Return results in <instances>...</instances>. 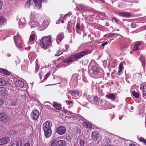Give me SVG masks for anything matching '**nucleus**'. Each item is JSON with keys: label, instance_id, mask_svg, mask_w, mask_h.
<instances>
[{"label": "nucleus", "instance_id": "obj_1", "mask_svg": "<svg viewBox=\"0 0 146 146\" xmlns=\"http://www.w3.org/2000/svg\"><path fill=\"white\" fill-rule=\"evenodd\" d=\"M88 52V50L83 51L75 54L72 55L65 59L64 60V63L70 64V63L73 61L77 60L87 54Z\"/></svg>", "mask_w": 146, "mask_h": 146}, {"label": "nucleus", "instance_id": "obj_2", "mask_svg": "<svg viewBox=\"0 0 146 146\" xmlns=\"http://www.w3.org/2000/svg\"><path fill=\"white\" fill-rule=\"evenodd\" d=\"M52 37L50 36L43 37L40 41V44L44 50H46L50 47L52 44Z\"/></svg>", "mask_w": 146, "mask_h": 146}, {"label": "nucleus", "instance_id": "obj_3", "mask_svg": "<svg viewBox=\"0 0 146 146\" xmlns=\"http://www.w3.org/2000/svg\"><path fill=\"white\" fill-rule=\"evenodd\" d=\"M52 125V122L49 121H47L43 124V128L44 132V135L46 138H48L52 133L51 127Z\"/></svg>", "mask_w": 146, "mask_h": 146}, {"label": "nucleus", "instance_id": "obj_4", "mask_svg": "<svg viewBox=\"0 0 146 146\" xmlns=\"http://www.w3.org/2000/svg\"><path fill=\"white\" fill-rule=\"evenodd\" d=\"M66 142L63 140H60L56 141V140H53L51 144V146H64Z\"/></svg>", "mask_w": 146, "mask_h": 146}, {"label": "nucleus", "instance_id": "obj_5", "mask_svg": "<svg viewBox=\"0 0 146 146\" xmlns=\"http://www.w3.org/2000/svg\"><path fill=\"white\" fill-rule=\"evenodd\" d=\"M66 132V128L63 126H60L56 129V132L59 135H62L64 134Z\"/></svg>", "mask_w": 146, "mask_h": 146}, {"label": "nucleus", "instance_id": "obj_6", "mask_svg": "<svg viewBox=\"0 0 146 146\" xmlns=\"http://www.w3.org/2000/svg\"><path fill=\"white\" fill-rule=\"evenodd\" d=\"M39 115V112L35 109L33 110L31 112V116L32 119L34 120H36L38 118Z\"/></svg>", "mask_w": 146, "mask_h": 146}, {"label": "nucleus", "instance_id": "obj_7", "mask_svg": "<svg viewBox=\"0 0 146 146\" xmlns=\"http://www.w3.org/2000/svg\"><path fill=\"white\" fill-rule=\"evenodd\" d=\"M9 119L7 115L3 113H0V121L2 123L7 122Z\"/></svg>", "mask_w": 146, "mask_h": 146}, {"label": "nucleus", "instance_id": "obj_8", "mask_svg": "<svg viewBox=\"0 0 146 146\" xmlns=\"http://www.w3.org/2000/svg\"><path fill=\"white\" fill-rule=\"evenodd\" d=\"M46 0H33L35 6L38 9H40L41 7V3L42 2L46 1Z\"/></svg>", "mask_w": 146, "mask_h": 146}, {"label": "nucleus", "instance_id": "obj_9", "mask_svg": "<svg viewBox=\"0 0 146 146\" xmlns=\"http://www.w3.org/2000/svg\"><path fill=\"white\" fill-rule=\"evenodd\" d=\"M10 141L9 137H4L0 139V145L6 144L9 143Z\"/></svg>", "mask_w": 146, "mask_h": 146}, {"label": "nucleus", "instance_id": "obj_10", "mask_svg": "<svg viewBox=\"0 0 146 146\" xmlns=\"http://www.w3.org/2000/svg\"><path fill=\"white\" fill-rule=\"evenodd\" d=\"M64 34L63 33H60L58 34L57 35L56 39V41L58 44H59L60 42L63 38Z\"/></svg>", "mask_w": 146, "mask_h": 146}, {"label": "nucleus", "instance_id": "obj_11", "mask_svg": "<svg viewBox=\"0 0 146 146\" xmlns=\"http://www.w3.org/2000/svg\"><path fill=\"white\" fill-rule=\"evenodd\" d=\"M119 16L124 17L128 18L130 16V13L127 12H122L118 13Z\"/></svg>", "mask_w": 146, "mask_h": 146}, {"label": "nucleus", "instance_id": "obj_12", "mask_svg": "<svg viewBox=\"0 0 146 146\" xmlns=\"http://www.w3.org/2000/svg\"><path fill=\"white\" fill-rule=\"evenodd\" d=\"M142 44L141 43L137 42L134 45L133 48V51H136L138 50L139 48L141 47V44Z\"/></svg>", "mask_w": 146, "mask_h": 146}, {"label": "nucleus", "instance_id": "obj_13", "mask_svg": "<svg viewBox=\"0 0 146 146\" xmlns=\"http://www.w3.org/2000/svg\"><path fill=\"white\" fill-rule=\"evenodd\" d=\"M92 73L95 74H97L99 72V69L95 65H93L92 67Z\"/></svg>", "mask_w": 146, "mask_h": 146}, {"label": "nucleus", "instance_id": "obj_14", "mask_svg": "<svg viewBox=\"0 0 146 146\" xmlns=\"http://www.w3.org/2000/svg\"><path fill=\"white\" fill-rule=\"evenodd\" d=\"M53 106L55 108L59 110L61 109V105L60 104H59L57 102H54L53 103Z\"/></svg>", "mask_w": 146, "mask_h": 146}, {"label": "nucleus", "instance_id": "obj_15", "mask_svg": "<svg viewBox=\"0 0 146 146\" xmlns=\"http://www.w3.org/2000/svg\"><path fill=\"white\" fill-rule=\"evenodd\" d=\"M15 85L17 86L23 87L24 85V83L23 81L18 80L16 81Z\"/></svg>", "mask_w": 146, "mask_h": 146}, {"label": "nucleus", "instance_id": "obj_16", "mask_svg": "<svg viewBox=\"0 0 146 146\" xmlns=\"http://www.w3.org/2000/svg\"><path fill=\"white\" fill-rule=\"evenodd\" d=\"M79 5L80 8L78 9V11H87L88 9V7L83 4H80Z\"/></svg>", "mask_w": 146, "mask_h": 146}, {"label": "nucleus", "instance_id": "obj_17", "mask_svg": "<svg viewBox=\"0 0 146 146\" xmlns=\"http://www.w3.org/2000/svg\"><path fill=\"white\" fill-rule=\"evenodd\" d=\"M99 137V134L96 132H93L92 133V137L94 140H96Z\"/></svg>", "mask_w": 146, "mask_h": 146}, {"label": "nucleus", "instance_id": "obj_18", "mask_svg": "<svg viewBox=\"0 0 146 146\" xmlns=\"http://www.w3.org/2000/svg\"><path fill=\"white\" fill-rule=\"evenodd\" d=\"M0 73L7 75H9L10 73L6 69L0 68Z\"/></svg>", "mask_w": 146, "mask_h": 146}, {"label": "nucleus", "instance_id": "obj_19", "mask_svg": "<svg viewBox=\"0 0 146 146\" xmlns=\"http://www.w3.org/2000/svg\"><path fill=\"white\" fill-rule=\"evenodd\" d=\"M33 0H28L26 3L25 6L26 8H29L31 5L33 4Z\"/></svg>", "mask_w": 146, "mask_h": 146}, {"label": "nucleus", "instance_id": "obj_20", "mask_svg": "<svg viewBox=\"0 0 146 146\" xmlns=\"http://www.w3.org/2000/svg\"><path fill=\"white\" fill-rule=\"evenodd\" d=\"M5 22L6 19L3 16H0V26L4 24Z\"/></svg>", "mask_w": 146, "mask_h": 146}, {"label": "nucleus", "instance_id": "obj_21", "mask_svg": "<svg viewBox=\"0 0 146 146\" xmlns=\"http://www.w3.org/2000/svg\"><path fill=\"white\" fill-rule=\"evenodd\" d=\"M142 91L143 93V97L146 99V86H143L142 88Z\"/></svg>", "mask_w": 146, "mask_h": 146}, {"label": "nucleus", "instance_id": "obj_22", "mask_svg": "<svg viewBox=\"0 0 146 146\" xmlns=\"http://www.w3.org/2000/svg\"><path fill=\"white\" fill-rule=\"evenodd\" d=\"M123 64L122 63H121L119 64V70L118 72V74L119 75H120L121 74L120 73L123 70Z\"/></svg>", "mask_w": 146, "mask_h": 146}, {"label": "nucleus", "instance_id": "obj_23", "mask_svg": "<svg viewBox=\"0 0 146 146\" xmlns=\"http://www.w3.org/2000/svg\"><path fill=\"white\" fill-rule=\"evenodd\" d=\"M68 92L70 94H74L77 96H78L79 95V92L77 90H70Z\"/></svg>", "mask_w": 146, "mask_h": 146}, {"label": "nucleus", "instance_id": "obj_24", "mask_svg": "<svg viewBox=\"0 0 146 146\" xmlns=\"http://www.w3.org/2000/svg\"><path fill=\"white\" fill-rule=\"evenodd\" d=\"M107 98L111 100H114L115 99V96L113 93H111L110 95H106Z\"/></svg>", "mask_w": 146, "mask_h": 146}, {"label": "nucleus", "instance_id": "obj_25", "mask_svg": "<svg viewBox=\"0 0 146 146\" xmlns=\"http://www.w3.org/2000/svg\"><path fill=\"white\" fill-rule=\"evenodd\" d=\"M6 82L2 78H0V86H5L6 85Z\"/></svg>", "mask_w": 146, "mask_h": 146}, {"label": "nucleus", "instance_id": "obj_26", "mask_svg": "<svg viewBox=\"0 0 146 146\" xmlns=\"http://www.w3.org/2000/svg\"><path fill=\"white\" fill-rule=\"evenodd\" d=\"M37 23L35 22V21L30 22L29 24L31 26V28L36 27V26Z\"/></svg>", "mask_w": 146, "mask_h": 146}, {"label": "nucleus", "instance_id": "obj_27", "mask_svg": "<svg viewBox=\"0 0 146 146\" xmlns=\"http://www.w3.org/2000/svg\"><path fill=\"white\" fill-rule=\"evenodd\" d=\"M35 34L31 35L29 37V41L32 42L35 40Z\"/></svg>", "mask_w": 146, "mask_h": 146}, {"label": "nucleus", "instance_id": "obj_28", "mask_svg": "<svg viewBox=\"0 0 146 146\" xmlns=\"http://www.w3.org/2000/svg\"><path fill=\"white\" fill-rule=\"evenodd\" d=\"M84 125L86 126V127L89 129H91L92 128V126L88 123L87 122H85L84 123Z\"/></svg>", "mask_w": 146, "mask_h": 146}, {"label": "nucleus", "instance_id": "obj_29", "mask_svg": "<svg viewBox=\"0 0 146 146\" xmlns=\"http://www.w3.org/2000/svg\"><path fill=\"white\" fill-rule=\"evenodd\" d=\"M94 102L96 104H98L100 101V100L98 97L97 96H95L94 97Z\"/></svg>", "mask_w": 146, "mask_h": 146}, {"label": "nucleus", "instance_id": "obj_30", "mask_svg": "<svg viewBox=\"0 0 146 146\" xmlns=\"http://www.w3.org/2000/svg\"><path fill=\"white\" fill-rule=\"evenodd\" d=\"M139 59L141 62L142 63V65L144 67L145 65V61L144 58L143 57L141 56L140 57Z\"/></svg>", "mask_w": 146, "mask_h": 146}, {"label": "nucleus", "instance_id": "obj_31", "mask_svg": "<svg viewBox=\"0 0 146 146\" xmlns=\"http://www.w3.org/2000/svg\"><path fill=\"white\" fill-rule=\"evenodd\" d=\"M132 94L133 96L136 98H139V94L137 92L135 91H133L132 92Z\"/></svg>", "mask_w": 146, "mask_h": 146}, {"label": "nucleus", "instance_id": "obj_32", "mask_svg": "<svg viewBox=\"0 0 146 146\" xmlns=\"http://www.w3.org/2000/svg\"><path fill=\"white\" fill-rule=\"evenodd\" d=\"M116 34L115 33H112V34H108L107 35H105L104 36H107V37H108L109 38H111L112 37H113V36L116 35Z\"/></svg>", "mask_w": 146, "mask_h": 146}, {"label": "nucleus", "instance_id": "obj_33", "mask_svg": "<svg viewBox=\"0 0 146 146\" xmlns=\"http://www.w3.org/2000/svg\"><path fill=\"white\" fill-rule=\"evenodd\" d=\"M139 141L143 142L146 145V140L143 137H140L139 138Z\"/></svg>", "mask_w": 146, "mask_h": 146}, {"label": "nucleus", "instance_id": "obj_34", "mask_svg": "<svg viewBox=\"0 0 146 146\" xmlns=\"http://www.w3.org/2000/svg\"><path fill=\"white\" fill-rule=\"evenodd\" d=\"M4 90V88L3 87H0V96H2L4 94L3 90Z\"/></svg>", "mask_w": 146, "mask_h": 146}, {"label": "nucleus", "instance_id": "obj_35", "mask_svg": "<svg viewBox=\"0 0 146 146\" xmlns=\"http://www.w3.org/2000/svg\"><path fill=\"white\" fill-rule=\"evenodd\" d=\"M80 145V146H84V141L82 139H80L79 141Z\"/></svg>", "mask_w": 146, "mask_h": 146}, {"label": "nucleus", "instance_id": "obj_36", "mask_svg": "<svg viewBox=\"0 0 146 146\" xmlns=\"http://www.w3.org/2000/svg\"><path fill=\"white\" fill-rule=\"evenodd\" d=\"M64 113H67L68 115H70L72 114V112L71 111H68L67 110H64L63 111Z\"/></svg>", "mask_w": 146, "mask_h": 146}, {"label": "nucleus", "instance_id": "obj_37", "mask_svg": "<svg viewBox=\"0 0 146 146\" xmlns=\"http://www.w3.org/2000/svg\"><path fill=\"white\" fill-rule=\"evenodd\" d=\"M128 47V46H123L121 48V50H124L126 49Z\"/></svg>", "mask_w": 146, "mask_h": 146}, {"label": "nucleus", "instance_id": "obj_38", "mask_svg": "<svg viewBox=\"0 0 146 146\" xmlns=\"http://www.w3.org/2000/svg\"><path fill=\"white\" fill-rule=\"evenodd\" d=\"M11 146H21V144H20L19 142H17L15 144H13Z\"/></svg>", "mask_w": 146, "mask_h": 146}, {"label": "nucleus", "instance_id": "obj_39", "mask_svg": "<svg viewBox=\"0 0 146 146\" xmlns=\"http://www.w3.org/2000/svg\"><path fill=\"white\" fill-rule=\"evenodd\" d=\"M50 74V73L49 72H48L44 76V80H46L48 78L49 75Z\"/></svg>", "mask_w": 146, "mask_h": 146}, {"label": "nucleus", "instance_id": "obj_40", "mask_svg": "<svg viewBox=\"0 0 146 146\" xmlns=\"http://www.w3.org/2000/svg\"><path fill=\"white\" fill-rule=\"evenodd\" d=\"M39 67L38 66L37 64H36V67H35V72L36 73L38 70H39Z\"/></svg>", "mask_w": 146, "mask_h": 146}, {"label": "nucleus", "instance_id": "obj_41", "mask_svg": "<svg viewBox=\"0 0 146 146\" xmlns=\"http://www.w3.org/2000/svg\"><path fill=\"white\" fill-rule=\"evenodd\" d=\"M76 29L78 30H79L80 29V24L79 23H78L76 24Z\"/></svg>", "mask_w": 146, "mask_h": 146}, {"label": "nucleus", "instance_id": "obj_42", "mask_svg": "<svg viewBox=\"0 0 146 146\" xmlns=\"http://www.w3.org/2000/svg\"><path fill=\"white\" fill-rule=\"evenodd\" d=\"M131 26L132 28H135L136 27V24L134 23H131Z\"/></svg>", "mask_w": 146, "mask_h": 146}, {"label": "nucleus", "instance_id": "obj_43", "mask_svg": "<svg viewBox=\"0 0 146 146\" xmlns=\"http://www.w3.org/2000/svg\"><path fill=\"white\" fill-rule=\"evenodd\" d=\"M66 103L68 104V105L70 106L71 104L72 103V102L71 101H69L67 100L66 101Z\"/></svg>", "mask_w": 146, "mask_h": 146}, {"label": "nucleus", "instance_id": "obj_44", "mask_svg": "<svg viewBox=\"0 0 146 146\" xmlns=\"http://www.w3.org/2000/svg\"><path fill=\"white\" fill-rule=\"evenodd\" d=\"M108 44V42H105L102 44V46H105L106 45Z\"/></svg>", "mask_w": 146, "mask_h": 146}, {"label": "nucleus", "instance_id": "obj_45", "mask_svg": "<svg viewBox=\"0 0 146 146\" xmlns=\"http://www.w3.org/2000/svg\"><path fill=\"white\" fill-rule=\"evenodd\" d=\"M67 29L68 30V32L69 33H71L72 32V31L71 29L70 28L68 27H67Z\"/></svg>", "mask_w": 146, "mask_h": 146}, {"label": "nucleus", "instance_id": "obj_46", "mask_svg": "<svg viewBox=\"0 0 146 146\" xmlns=\"http://www.w3.org/2000/svg\"><path fill=\"white\" fill-rule=\"evenodd\" d=\"M96 2L98 3H100L101 1H102V2H104V1H102V0H99V1L97 0H94Z\"/></svg>", "mask_w": 146, "mask_h": 146}, {"label": "nucleus", "instance_id": "obj_47", "mask_svg": "<svg viewBox=\"0 0 146 146\" xmlns=\"http://www.w3.org/2000/svg\"><path fill=\"white\" fill-rule=\"evenodd\" d=\"M24 19H25L24 18H22L21 19H20L19 20L20 22H23L25 21Z\"/></svg>", "mask_w": 146, "mask_h": 146}, {"label": "nucleus", "instance_id": "obj_48", "mask_svg": "<svg viewBox=\"0 0 146 146\" xmlns=\"http://www.w3.org/2000/svg\"><path fill=\"white\" fill-rule=\"evenodd\" d=\"M4 103V102L3 100L0 99V106L2 105Z\"/></svg>", "mask_w": 146, "mask_h": 146}, {"label": "nucleus", "instance_id": "obj_49", "mask_svg": "<svg viewBox=\"0 0 146 146\" xmlns=\"http://www.w3.org/2000/svg\"><path fill=\"white\" fill-rule=\"evenodd\" d=\"M2 6V1L1 0H0V10L1 9V8Z\"/></svg>", "mask_w": 146, "mask_h": 146}, {"label": "nucleus", "instance_id": "obj_50", "mask_svg": "<svg viewBox=\"0 0 146 146\" xmlns=\"http://www.w3.org/2000/svg\"><path fill=\"white\" fill-rule=\"evenodd\" d=\"M30 145L29 143H25L23 146H30Z\"/></svg>", "mask_w": 146, "mask_h": 146}, {"label": "nucleus", "instance_id": "obj_51", "mask_svg": "<svg viewBox=\"0 0 146 146\" xmlns=\"http://www.w3.org/2000/svg\"><path fill=\"white\" fill-rule=\"evenodd\" d=\"M133 1L135 3H137L139 2L138 0H133Z\"/></svg>", "mask_w": 146, "mask_h": 146}, {"label": "nucleus", "instance_id": "obj_52", "mask_svg": "<svg viewBox=\"0 0 146 146\" xmlns=\"http://www.w3.org/2000/svg\"><path fill=\"white\" fill-rule=\"evenodd\" d=\"M113 19L115 21V22L117 23H118V20L116 19L115 18H113Z\"/></svg>", "mask_w": 146, "mask_h": 146}, {"label": "nucleus", "instance_id": "obj_53", "mask_svg": "<svg viewBox=\"0 0 146 146\" xmlns=\"http://www.w3.org/2000/svg\"><path fill=\"white\" fill-rule=\"evenodd\" d=\"M105 25L106 26H109V23H108V22L106 23Z\"/></svg>", "mask_w": 146, "mask_h": 146}, {"label": "nucleus", "instance_id": "obj_54", "mask_svg": "<svg viewBox=\"0 0 146 146\" xmlns=\"http://www.w3.org/2000/svg\"><path fill=\"white\" fill-rule=\"evenodd\" d=\"M129 146H135V145L133 144H130Z\"/></svg>", "mask_w": 146, "mask_h": 146}, {"label": "nucleus", "instance_id": "obj_55", "mask_svg": "<svg viewBox=\"0 0 146 146\" xmlns=\"http://www.w3.org/2000/svg\"><path fill=\"white\" fill-rule=\"evenodd\" d=\"M68 98L69 99H71V97L70 96H68Z\"/></svg>", "mask_w": 146, "mask_h": 146}, {"label": "nucleus", "instance_id": "obj_56", "mask_svg": "<svg viewBox=\"0 0 146 146\" xmlns=\"http://www.w3.org/2000/svg\"><path fill=\"white\" fill-rule=\"evenodd\" d=\"M16 37H17V36H15L14 37V41H15V39L16 38Z\"/></svg>", "mask_w": 146, "mask_h": 146}, {"label": "nucleus", "instance_id": "obj_57", "mask_svg": "<svg viewBox=\"0 0 146 146\" xmlns=\"http://www.w3.org/2000/svg\"><path fill=\"white\" fill-rule=\"evenodd\" d=\"M60 54H55V56H59V55Z\"/></svg>", "mask_w": 146, "mask_h": 146}, {"label": "nucleus", "instance_id": "obj_58", "mask_svg": "<svg viewBox=\"0 0 146 146\" xmlns=\"http://www.w3.org/2000/svg\"><path fill=\"white\" fill-rule=\"evenodd\" d=\"M46 21H44L42 23V24L43 25L44 24H45V23H46Z\"/></svg>", "mask_w": 146, "mask_h": 146}, {"label": "nucleus", "instance_id": "obj_59", "mask_svg": "<svg viewBox=\"0 0 146 146\" xmlns=\"http://www.w3.org/2000/svg\"><path fill=\"white\" fill-rule=\"evenodd\" d=\"M39 75L40 76V79H41V75L40 74V73H39Z\"/></svg>", "mask_w": 146, "mask_h": 146}, {"label": "nucleus", "instance_id": "obj_60", "mask_svg": "<svg viewBox=\"0 0 146 146\" xmlns=\"http://www.w3.org/2000/svg\"><path fill=\"white\" fill-rule=\"evenodd\" d=\"M122 117H119V119H120V120H121V119H122Z\"/></svg>", "mask_w": 146, "mask_h": 146}, {"label": "nucleus", "instance_id": "obj_61", "mask_svg": "<svg viewBox=\"0 0 146 146\" xmlns=\"http://www.w3.org/2000/svg\"><path fill=\"white\" fill-rule=\"evenodd\" d=\"M68 15V14H66L64 16V17H66V16H67V15Z\"/></svg>", "mask_w": 146, "mask_h": 146}, {"label": "nucleus", "instance_id": "obj_62", "mask_svg": "<svg viewBox=\"0 0 146 146\" xmlns=\"http://www.w3.org/2000/svg\"><path fill=\"white\" fill-rule=\"evenodd\" d=\"M48 26V25L47 24L45 26V27H46Z\"/></svg>", "mask_w": 146, "mask_h": 146}, {"label": "nucleus", "instance_id": "obj_63", "mask_svg": "<svg viewBox=\"0 0 146 146\" xmlns=\"http://www.w3.org/2000/svg\"><path fill=\"white\" fill-rule=\"evenodd\" d=\"M113 18H111V19H112V20H111V21H112V22H113Z\"/></svg>", "mask_w": 146, "mask_h": 146}, {"label": "nucleus", "instance_id": "obj_64", "mask_svg": "<svg viewBox=\"0 0 146 146\" xmlns=\"http://www.w3.org/2000/svg\"><path fill=\"white\" fill-rule=\"evenodd\" d=\"M61 23H64V21L63 20H62L61 22Z\"/></svg>", "mask_w": 146, "mask_h": 146}]
</instances>
